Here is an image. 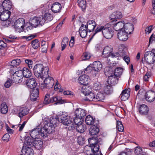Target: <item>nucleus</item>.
Here are the masks:
<instances>
[{"instance_id": "12", "label": "nucleus", "mask_w": 155, "mask_h": 155, "mask_svg": "<svg viewBox=\"0 0 155 155\" xmlns=\"http://www.w3.org/2000/svg\"><path fill=\"white\" fill-rule=\"evenodd\" d=\"M21 152L22 154L20 155H33V150L31 147H28L24 145Z\"/></svg>"}, {"instance_id": "7", "label": "nucleus", "mask_w": 155, "mask_h": 155, "mask_svg": "<svg viewBox=\"0 0 155 155\" xmlns=\"http://www.w3.org/2000/svg\"><path fill=\"white\" fill-rule=\"evenodd\" d=\"M29 24L32 26L36 27L39 25L41 26L45 24V21L43 19V17H35L31 18L29 20Z\"/></svg>"}, {"instance_id": "14", "label": "nucleus", "mask_w": 155, "mask_h": 155, "mask_svg": "<svg viewBox=\"0 0 155 155\" xmlns=\"http://www.w3.org/2000/svg\"><path fill=\"white\" fill-rule=\"evenodd\" d=\"M27 86L31 89H34L37 85L36 81L35 78H31L28 79L26 81Z\"/></svg>"}, {"instance_id": "23", "label": "nucleus", "mask_w": 155, "mask_h": 155, "mask_svg": "<svg viewBox=\"0 0 155 155\" xmlns=\"http://www.w3.org/2000/svg\"><path fill=\"white\" fill-rule=\"evenodd\" d=\"M124 21H120L117 22L113 26V28L116 31H124Z\"/></svg>"}, {"instance_id": "45", "label": "nucleus", "mask_w": 155, "mask_h": 155, "mask_svg": "<svg viewBox=\"0 0 155 155\" xmlns=\"http://www.w3.org/2000/svg\"><path fill=\"white\" fill-rule=\"evenodd\" d=\"M32 47L34 49H36L38 48L40 45V43L38 40L35 39L33 40L31 42Z\"/></svg>"}, {"instance_id": "32", "label": "nucleus", "mask_w": 155, "mask_h": 155, "mask_svg": "<svg viewBox=\"0 0 155 155\" xmlns=\"http://www.w3.org/2000/svg\"><path fill=\"white\" fill-rule=\"evenodd\" d=\"M88 141L89 144L90 145V147L91 146H93L96 144H99L100 141L98 140L97 137H93L88 139Z\"/></svg>"}, {"instance_id": "64", "label": "nucleus", "mask_w": 155, "mask_h": 155, "mask_svg": "<svg viewBox=\"0 0 155 155\" xmlns=\"http://www.w3.org/2000/svg\"><path fill=\"white\" fill-rule=\"evenodd\" d=\"M150 76L151 74L150 73L148 72H147L143 77V79L144 80L146 81H148V78H150Z\"/></svg>"}, {"instance_id": "49", "label": "nucleus", "mask_w": 155, "mask_h": 155, "mask_svg": "<svg viewBox=\"0 0 155 155\" xmlns=\"http://www.w3.org/2000/svg\"><path fill=\"white\" fill-rule=\"evenodd\" d=\"M3 21L2 24L5 27H8L12 24V22L9 19Z\"/></svg>"}, {"instance_id": "48", "label": "nucleus", "mask_w": 155, "mask_h": 155, "mask_svg": "<svg viewBox=\"0 0 155 155\" xmlns=\"http://www.w3.org/2000/svg\"><path fill=\"white\" fill-rule=\"evenodd\" d=\"M104 91L105 93L107 94H111L112 91V88L109 85H106L104 87Z\"/></svg>"}, {"instance_id": "63", "label": "nucleus", "mask_w": 155, "mask_h": 155, "mask_svg": "<svg viewBox=\"0 0 155 155\" xmlns=\"http://www.w3.org/2000/svg\"><path fill=\"white\" fill-rule=\"evenodd\" d=\"M146 93V91L144 89H140L138 92L137 95L138 96L140 95H144L145 96Z\"/></svg>"}, {"instance_id": "17", "label": "nucleus", "mask_w": 155, "mask_h": 155, "mask_svg": "<svg viewBox=\"0 0 155 155\" xmlns=\"http://www.w3.org/2000/svg\"><path fill=\"white\" fill-rule=\"evenodd\" d=\"M128 34L124 31H120L117 34V37L120 41H126L128 38Z\"/></svg>"}, {"instance_id": "8", "label": "nucleus", "mask_w": 155, "mask_h": 155, "mask_svg": "<svg viewBox=\"0 0 155 155\" xmlns=\"http://www.w3.org/2000/svg\"><path fill=\"white\" fill-rule=\"evenodd\" d=\"M144 60L147 64H153L155 63V57L151 51H147L144 54Z\"/></svg>"}, {"instance_id": "29", "label": "nucleus", "mask_w": 155, "mask_h": 155, "mask_svg": "<svg viewBox=\"0 0 155 155\" xmlns=\"http://www.w3.org/2000/svg\"><path fill=\"white\" fill-rule=\"evenodd\" d=\"M99 128L94 125H92L89 129V133L91 135H97L99 132Z\"/></svg>"}, {"instance_id": "28", "label": "nucleus", "mask_w": 155, "mask_h": 155, "mask_svg": "<svg viewBox=\"0 0 155 155\" xmlns=\"http://www.w3.org/2000/svg\"><path fill=\"white\" fill-rule=\"evenodd\" d=\"M28 109L25 107H22L19 108L18 111V116L22 118L23 116L26 115L28 113Z\"/></svg>"}, {"instance_id": "40", "label": "nucleus", "mask_w": 155, "mask_h": 155, "mask_svg": "<svg viewBox=\"0 0 155 155\" xmlns=\"http://www.w3.org/2000/svg\"><path fill=\"white\" fill-rule=\"evenodd\" d=\"M91 90V87L87 85H83L81 89V92L85 95L91 91L90 90Z\"/></svg>"}, {"instance_id": "60", "label": "nucleus", "mask_w": 155, "mask_h": 155, "mask_svg": "<svg viewBox=\"0 0 155 155\" xmlns=\"http://www.w3.org/2000/svg\"><path fill=\"white\" fill-rule=\"evenodd\" d=\"M115 16L116 19H119L121 18L122 17V15L121 13L120 12H114Z\"/></svg>"}, {"instance_id": "50", "label": "nucleus", "mask_w": 155, "mask_h": 155, "mask_svg": "<svg viewBox=\"0 0 155 155\" xmlns=\"http://www.w3.org/2000/svg\"><path fill=\"white\" fill-rule=\"evenodd\" d=\"M50 95L49 94H46L44 98V100L43 102V104H50Z\"/></svg>"}, {"instance_id": "61", "label": "nucleus", "mask_w": 155, "mask_h": 155, "mask_svg": "<svg viewBox=\"0 0 155 155\" xmlns=\"http://www.w3.org/2000/svg\"><path fill=\"white\" fill-rule=\"evenodd\" d=\"M10 136L8 134H5L2 137L3 140L5 142H7L10 138Z\"/></svg>"}, {"instance_id": "30", "label": "nucleus", "mask_w": 155, "mask_h": 155, "mask_svg": "<svg viewBox=\"0 0 155 155\" xmlns=\"http://www.w3.org/2000/svg\"><path fill=\"white\" fill-rule=\"evenodd\" d=\"M127 90H124L122 92L120 96H121L120 99L121 100L125 101L127 100L130 96V93L129 91L127 92Z\"/></svg>"}, {"instance_id": "34", "label": "nucleus", "mask_w": 155, "mask_h": 155, "mask_svg": "<svg viewBox=\"0 0 155 155\" xmlns=\"http://www.w3.org/2000/svg\"><path fill=\"white\" fill-rule=\"evenodd\" d=\"M76 130L78 132L83 133L86 129V126L82 123L76 126Z\"/></svg>"}, {"instance_id": "33", "label": "nucleus", "mask_w": 155, "mask_h": 155, "mask_svg": "<svg viewBox=\"0 0 155 155\" xmlns=\"http://www.w3.org/2000/svg\"><path fill=\"white\" fill-rule=\"evenodd\" d=\"M8 107L5 102H3L0 106V111L2 114H6L8 111Z\"/></svg>"}, {"instance_id": "10", "label": "nucleus", "mask_w": 155, "mask_h": 155, "mask_svg": "<svg viewBox=\"0 0 155 155\" xmlns=\"http://www.w3.org/2000/svg\"><path fill=\"white\" fill-rule=\"evenodd\" d=\"M60 118L61 123L64 125L68 126L71 124V119L67 114L61 115L60 116Z\"/></svg>"}, {"instance_id": "39", "label": "nucleus", "mask_w": 155, "mask_h": 155, "mask_svg": "<svg viewBox=\"0 0 155 155\" xmlns=\"http://www.w3.org/2000/svg\"><path fill=\"white\" fill-rule=\"evenodd\" d=\"M21 62V61L20 59L16 58L13 60L10 64V65L12 67L11 68L16 67L17 66L19 65Z\"/></svg>"}, {"instance_id": "18", "label": "nucleus", "mask_w": 155, "mask_h": 155, "mask_svg": "<svg viewBox=\"0 0 155 155\" xmlns=\"http://www.w3.org/2000/svg\"><path fill=\"white\" fill-rule=\"evenodd\" d=\"M49 101L50 103L56 102L54 103L55 105L62 104L64 103V100H62L61 98L59 96L53 97H50Z\"/></svg>"}, {"instance_id": "27", "label": "nucleus", "mask_w": 155, "mask_h": 155, "mask_svg": "<svg viewBox=\"0 0 155 155\" xmlns=\"http://www.w3.org/2000/svg\"><path fill=\"white\" fill-rule=\"evenodd\" d=\"M19 71L22 72V76L27 78H29L31 75V70L27 68L24 67L22 70Z\"/></svg>"}, {"instance_id": "5", "label": "nucleus", "mask_w": 155, "mask_h": 155, "mask_svg": "<svg viewBox=\"0 0 155 155\" xmlns=\"http://www.w3.org/2000/svg\"><path fill=\"white\" fill-rule=\"evenodd\" d=\"M10 72L12 74L11 77L12 83L16 84L21 82L23 76H22V72L19 71H15L13 69H11Z\"/></svg>"}, {"instance_id": "3", "label": "nucleus", "mask_w": 155, "mask_h": 155, "mask_svg": "<svg viewBox=\"0 0 155 155\" xmlns=\"http://www.w3.org/2000/svg\"><path fill=\"white\" fill-rule=\"evenodd\" d=\"M102 65L101 62L99 61H95L93 63L90 64L85 69L84 73H88L91 71L92 73L94 72V76H97L98 72H99L101 69Z\"/></svg>"}, {"instance_id": "57", "label": "nucleus", "mask_w": 155, "mask_h": 155, "mask_svg": "<svg viewBox=\"0 0 155 155\" xmlns=\"http://www.w3.org/2000/svg\"><path fill=\"white\" fill-rule=\"evenodd\" d=\"M81 118H79L76 116V117L73 120L74 123L76 126L77 125H79L82 123L81 121Z\"/></svg>"}, {"instance_id": "54", "label": "nucleus", "mask_w": 155, "mask_h": 155, "mask_svg": "<svg viewBox=\"0 0 155 155\" xmlns=\"http://www.w3.org/2000/svg\"><path fill=\"white\" fill-rule=\"evenodd\" d=\"M105 26H98L94 31V33L92 37L96 34L97 33L102 31V32L103 30L105 28Z\"/></svg>"}, {"instance_id": "31", "label": "nucleus", "mask_w": 155, "mask_h": 155, "mask_svg": "<svg viewBox=\"0 0 155 155\" xmlns=\"http://www.w3.org/2000/svg\"><path fill=\"white\" fill-rule=\"evenodd\" d=\"M5 10L9 11L12 8V4L9 0H5L2 2Z\"/></svg>"}, {"instance_id": "16", "label": "nucleus", "mask_w": 155, "mask_h": 155, "mask_svg": "<svg viewBox=\"0 0 155 155\" xmlns=\"http://www.w3.org/2000/svg\"><path fill=\"white\" fill-rule=\"evenodd\" d=\"M97 24L94 20H89L88 21L86 25V28L89 32L93 31L95 29Z\"/></svg>"}, {"instance_id": "62", "label": "nucleus", "mask_w": 155, "mask_h": 155, "mask_svg": "<svg viewBox=\"0 0 155 155\" xmlns=\"http://www.w3.org/2000/svg\"><path fill=\"white\" fill-rule=\"evenodd\" d=\"M153 26L151 25L149 27L146 28L145 31V33L146 34H149L151 31L153 29Z\"/></svg>"}, {"instance_id": "55", "label": "nucleus", "mask_w": 155, "mask_h": 155, "mask_svg": "<svg viewBox=\"0 0 155 155\" xmlns=\"http://www.w3.org/2000/svg\"><path fill=\"white\" fill-rule=\"evenodd\" d=\"M84 139L82 136H79L77 138V141L80 145H82L84 143Z\"/></svg>"}, {"instance_id": "35", "label": "nucleus", "mask_w": 155, "mask_h": 155, "mask_svg": "<svg viewBox=\"0 0 155 155\" xmlns=\"http://www.w3.org/2000/svg\"><path fill=\"white\" fill-rule=\"evenodd\" d=\"M85 100L89 101H95V96L94 94L91 91L85 95Z\"/></svg>"}, {"instance_id": "41", "label": "nucleus", "mask_w": 155, "mask_h": 155, "mask_svg": "<svg viewBox=\"0 0 155 155\" xmlns=\"http://www.w3.org/2000/svg\"><path fill=\"white\" fill-rule=\"evenodd\" d=\"M94 119L90 115L87 116L85 118V122L88 125H92L94 122Z\"/></svg>"}, {"instance_id": "2", "label": "nucleus", "mask_w": 155, "mask_h": 155, "mask_svg": "<svg viewBox=\"0 0 155 155\" xmlns=\"http://www.w3.org/2000/svg\"><path fill=\"white\" fill-rule=\"evenodd\" d=\"M34 73L37 78L44 79V78L47 76L49 72V69L47 66H44L41 64L35 65L33 68Z\"/></svg>"}, {"instance_id": "4", "label": "nucleus", "mask_w": 155, "mask_h": 155, "mask_svg": "<svg viewBox=\"0 0 155 155\" xmlns=\"http://www.w3.org/2000/svg\"><path fill=\"white\" fill-rule=\"evenodd\" d=\"M50 75V74L49 72L48 76L44 78L45 79L44 83H41L40 85L41 89L42 90L45 89H49L53 87L54 84V80L52 78L49 76Z\"/></svg>"}, {"instance_id": "20", "label": "nucleus", "mask_w": 155, "mask_h": 155, "mask_svg": "<svg viewBox=\"0 0 155 155\" xmlns=\"http://www.w3.org/2000/svg\"><path fill=\"white\" fill-rule=\"evenodd\" d=\"M75 114L78 117L82 118L86 115L85 110L80 108H78L75 111Z\"/></svg>"}, {"instance_id": "15", "label": "nucleus", "mask_w": 155, "mask_h": 155, "mask_svg": "<svg viewBox=\"0 0 155 155\" xmlns=\"http://www.w3.org/2000/svg\"><path fill=\"white\" fill-rule=\"evenodd\" d=\"M78 80L79 83L83 85L87 84L90 81L89 76L85 74L80 76Z\"/></svg>"}, {"instance_id": "37", "label": "nucleus", "mask_w": 155, "mask_h": 155, "mask_svg": "<svg viewBox=\"0 0 155 155\" xmlns=\"http://www.w3.org/2000/svg\"><path fill=\"white\" fill-rule=\"evenodd\" d=\"M41 17H43V19L45 21V23L50 21L53 19L52 15L48 13H46L44 16H41Z\"/></svg>"}, {"instance_id": "25", "label": "nucleus", "mask_w": 155, "mask_h": 155, "mask_svg": "<svg viewBox=\"0 0 155 155\" xmlns=\"http://www.w3.org/2000/svg\"><path fill=\"white\" fill-rule=\"evenodd\" d=\"M11 12L8 10H4L3 13L0 15V19L2 21L8 19L9 18Z\"/></svg>"}, {"instance_id": "56", "label": "nucleus", "mask_w": 155, "mask_h": 155, "mask_svg": "<svg viewBox=\"0 0 155 155\" xmlns=\"http://www.w3.org/2000/svg\"><path fill=\"white\" fill-rule=\"evenodd\" d=\"M25 62L27 64L28 67L30 69L32 68L33 61L31 60L27 59L25 60Z\"/></svg>"}, {"instance_id": "53", "label": "nucleus", "mask_w": 155, "mask_h": 155, "mask_svg": "<svg viewBox=\"0 0 155 155\" xmlns=\"http://www.w3.org/2000/svg\"><path fill=\"white\" fill-rule=\"evenodd\" d=\"M143 150L140 147H137L134 150L135 154L136 155H139L141 154L142 153Z\"/></svg>"}, {"instance_id": "36", "label": "nucleus", "mask_w": 155, "mask_h": 155, "mask_svg": "<svg viewBox=\"0 0 155 155\" xmlns=\"http://www.w3.org/2000/svg\"><path fill=\"white\" fill-rule=\"evenodd\" d=\"M25 139V141L24 145L26 146H29L30 147H32L33 146V145H34V143L33 140L31 139L29 137H26Z\"/></svg>"}, {"instance_id": "19", "label": "nucleus", "mask_w": 155, "mask_h": 155, "mask_svg": "<svg viewBox=\"0 0 155 155\" xmlns=\"http://www.w3.org/2000/svg\"><path fill=\"white\" fill-rule=\"evenodd\" d=\"M134 29V25L132 24L127 23L124 24V31L127 34H130L133 31Z\"/></svg>"}, {"instance_id": "13", "label": "nucleus", "mask_w": 155, "mask_h": 155, "mask_svg": "<svg viewBox=\"0 0 155 155\" xmlns=\"http://www.w3.org/2000/svg\"><path fill=\"white\" fill-rule=\"evenodd\" d=\"M113 50V47L111 46H106L102 52L103 57L104 58H107L110 56Z\"/></svg>"}, {"instance_id": "26", "label": "nucleus", "mask_w": 155, "mask_h": 155, "mask_svg": "<svg viewBox=\"0 0 155 155\" xmlns=\"http://www.w3.org/2000/svg\"><path fill=\"white\" fill-rule=\"evenodd\" d=\"M39 90L38 88L34 89L31 94L30 98L32 101H36L38 97Z\"/></svg>"}, {"instance_id": "52", "label": "nucleus", "mask_w": 155, "mask_h": 155, "mask_svg": "<svg viewBox=\"0 0 155 155\" xmlns=\"http://www.w3.org/2000/svg\"><path fill=\"white\" fill-rule=\"evenodd\" d=\"M91 55L90 53L85 52L83 53L82 56V59L83 60H86L90 59Z\"/></svg>"}, {"instance_id": "1", "label": "nucleus", "mask_w": 155, "mask_h": 155, "mask_svg": "<svg viewBox=\"0 0 155 155\" xmlns=\"http://www.w3.org/2000/svg\"><path fill=\"white\" fill-rule=\"evenodd\" d=\"M59 122L58 118L52 117L49 118H45L38 127V128L33 129L30 132L31 136L34 139H38L41 136L43 138L54 132V129Z\"/></svg>"}, {"instance_id": "11", "label": "nucleus", "mask_w": 155, "mask_h": 155, "mask_svg": "<svg viewBox=\"0 0 155 155\" xmlns=\"http://www.w3.org/2000/svg\"><path fill=\"white\" fill-rule=\"evenodd\" d=\"M146 100L150 102H152L155 99V92L152 90L147 91L145 95Z\"/></svg>"}, {"instance_id": "24", "label": "nucleus", "mask_w": 155, "mask_h": 155, "mask_svg": "<svg viewBox=\"0 0 155 155\" xmlns=\"http://www.w3.org/2000/svg\"><path fill=\"white\" fill-rule=\"evenodd\" d=\"M61 6L58 2L54 3L51 7V9L53 12L56 13L60 12Z\"/></svg>"}, {"instance_id": "47", "label": "nucleus", "mask_w": 155, "mask_h": 155, "mask_svg": "<svg viewBox=\"0 0 155 155\" xmlns=\"http://www.w3.org/2000/svg\"><path fill=\"white\" fill-rule=\"evenodd\" d=\"M78 3L79 6L83 9H84L86 7V2L85 0H78Z\"/></svg>"}, {"instance_id": "59", "label": "nucleus", "mask_w": 155, "mask_h": 155, "mask_svg": "<svg viewBox=\"0 0 155 155\" xmlns=\"http://www.w3.org/2000/svg\"><path fill=\"white\" fill-rule=\"evenodd\" d=\"M7 47V44L2 40H0V49H3Z\"/></svg>"}, {"instance_id": "6", "label": "nucleus", "mask_w": 155, "mask_h": 155, "mask_svg": "<svg viewBox=\"0 0 155 155\" xmlns=\"http://www.w3.org/2000/svg\"><path fill=\"white\" fill-rule=\"evenodd\" d=\"M25 24V20L22 18H19L14 23V28L15 31L18 32H20L23 31Z\"/></svg>"}, {"instance_id": "51", "label": "nucleus", "mask_w": 155, "mask_h": 155, "mask_svg": "<svg viewBox=\"0 0 155 155\" xmlns=\"http://www.w3.org/2000/svg\"><path fill=\"white\" fill-rule=\"evenodd\" d=\"M117 127L118 131L122 132L124 130V127L121 121H117Z\"/></svg>"}, {"instance_id": "43", "label": "nucleus", "mask_w": 155, "mask_h": 155, "mask_svg": "<svg viewBox=\"0 0 155 155\" xmlns=\"http://www.w3.org/2000/svg\"><path fill=\"white\" fill-rule=\"evenodd\" d=\"M104 94L100 92H98L95 96V101H102L104 99Z\"/></svg>"}, {"instance_id": "21", "label": "nucleus", "mask_w": 155, "mask_h": 155, "mask_svg": "<svg viewBox=\"0 0 155 155\" xmlns=\"http://www.w3.org/2000/svg\"><path fill=\"white\" fill-rule=\"evenodd\" d=\"M80 35L82 38H84L87 36L88 31L86 28V25L82 24L79 29Z\"/></svg>"}, {"instance_id": "46", "label": "nucleus", "mask_w": 155, "mask_h": 155, "mask_svg": "<svg viewBox=\"0 0 155 155\" xmlns=\"http://www.w3.org/2000/svg\"><path fill=\"white\" fill-rule=\"evenodd\" d=\"M34 143V144L33 146H35L36 148L39 149L42 147L43 142L41 140H35Z\"/></svg>"}, {"instance_id": "42", "label": "nucleus", "mask_w": 155, "mask_h": 155, "mask_svg": "<svg viewBox=\"0 0 155 155\" xmlns=\"http://www.w3.org/2000/svg\"><path fill=\"white\" fill-rule=\"evenodd\" d=\"M91 150H89L88 151H91V152L93 153V154L97 153L98 152H100L101 151H99V144H96L93 146H91Z\"/></svg>"}, {"instance_id": "22", "label": "nucleus", "mask_w": 155, "mask_h": 155, "mask_svg": "<svg viewBox=\"0 0 155 155\" xmlns=\"http://www.w3.org/2000/svg\"><path fill=\"white\" fill-rule=\"evenodd\" d=\"M140 113L142 115H146L149 111V108L147 106L144 104L141 105L139 109Z\"/></svg>"}, {"instance_id": "58", "label": "nucleus", "mask_w": 155, "mask_h": 155, "mask_svg": "<svg viewBox=\"0 0 155 155\" xmlns=\"http://www.w3.org/2000/svg\"><path fill=\"white\" fill-rule=\"evenodd\" d=\"M36 36V35H31L28 36H23L22 37V38L25 39L27 41H30L35 38Z\"/></svg>"}, {"instance_id": "44", "label": "nucleus", "mask_w": 155, "mask_h": 155, "mask_svg": "<svg viewBox=\"0 0 155 155\" xmlns=\"http://www.w3.org/2000/svg\"><path fill=\"white\" fill-rule=\"evenodd\" d=\"M123 71V69L119 67L116 68L114 70V74L117 77L121 75Z\"/></svg>"}, {"instance_id": "38", "label": "nucleus", "mask_w": 155, "mask_h": 155, "mask_svg": "<svg viewBox=\"0 0 155 155\" xmlns=\"http://www.w3.org/2000/svg\"><path fill=\"white\" fill-rule=\"evenodd\" d=\"M117 80V78L114 75H110L108 76L107 82L109 84L112 85H114Z\"/></svg>"}, {"instance_id": "9", "label": "nucleus", "mask_w": 155, "mask_h": 155, "mask_svg": "<svg viewBox=\"0 0 155 155\" xmlns=\"http://www.w3.org/2000/svg\"><path fill=\"white\" fill-rule=\"evenodd\" d=\"M104 37L107 39L111 38L114 34V31L111 28L105 26L102 31Z\"/></svg>"}]
</instances>
